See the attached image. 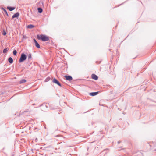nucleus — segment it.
<instances>
[{
	"label": "nucleus",
	"mask_w": 156,
	"mask_h": 156,
	"mask_svg": "<svg viewBox=\"0 0 156 156\" xmlns=\"http://www.w3.org/2000/svg\"><path fill=\"white\" fill-rule=\"evenodd\" d=\"M37 38L39 40H41L44 41H48L49 40V37L44 35H37Z\"/></svg>",
	"instance_id": "obj_1"
},
{
	"label": "nucleus",
	"mask_w": 156,
	"mask_h": 156,
	"mask_svg": "<svg viewBox=\"0 0 156 156\" xmlns=\"http://www.w3.org/2000/svg\"><path fill=\"white\" fill-rule=\"evenodd\" d=\"M26 58L27 56L24 53L22 54L19 60V62H23L26 59Z\"/></svg>",
	"instance_id": "obj_2"
},
{
	"label": "nucleus",
	"mask_w": 156,
	"mask_h": 156,
	"mask_svg": "<svg viewBox=\"0 0 156 156\" xmlns=\"http://www.w3.org/2000/svg\"><path fill=\"white\" fill-rule=\"evenodd\" d=\"M53 82L56 84H57L60 86H61V84L57 80V79L55 78H54L53 80Z\"/></svg>",
	"instance_id": "obj_3"
},
{
	"label": "nucleus",
	"mask_w": 156,
	"mask_h": 156,
	"mask_svg": "<svg viewBox=\"0 0 156 156\" xmlns=\"http://www.w3.org/2000/svg\"><path fill=\"white\" fill-rule=\"evenodd\" d=\"M91 77L92 79L95 80H97L98 79V76L94 74H93L91 75Z\"/></svg>",
	"instance_id": "obj_4"
},
{
	"label": "nucleus",
	"mask_w": 156,
	"mask_h": 156,
	"mask_svg": "<svg viewBox=\"0 0 156 156\" xmlns=\"http://www.w3.org/2000/svg\"><path fill=\"white\" fill-rule=\"evenodd\" d=\"M36 46L38 48H40V46L35 39H34Z\"/></svg>",
	"instance_id": "obj_5"
},
{
	"label": "nucleus",
	"mask_w": 156,
	"mask_h": 156,
	"mask_svg": "<svg viewBox=\"0 0 156 156\" xmlns=\"http://www.w3.org/2000/svg\"><path fill=\"white\" fill-rule=\"evenodd\" d=\"M65 77L67 80L69 81L72 80L73 79L72 77L70 76H65Z\"/></svg>",
	"instance_id": "obj_6"
},
{
	"label": "nucleus",
	"mask_w": 156,
	"mask_h": 156,
	"mask_svg": "<svg viewBox=\"0 0 156 156\" xmlns=\"http://www.w3.org/2000/svg\"><path fill=\"white\" fill-rule=\"evenodd\" d=\"M98 93H99L98 92H92V93H90V95L91 96H94L97 95Z\"/></svg>",
	"instance_id": "obj_7"
},
{
	"label": "nucleus",
	"mask_w": 156,
	"mask_h": 156,
	"mask_svg": "<svg viewBox=\"0 0 156 156\" xmlns=\"http://www.w3.org/2000/svg\"><path fill=\"white\" fill-rule=\"evenodd\" d=\"M34 26L33 25L30 24L28 25L27 26V28H28L31 29L34 28Z\"/></svg>",
	"instance_id": "obj_8"
},
{
	"label": "nucleus",
	"mask_w": 156,
	"mask_h": 156,
	"mask_svg": "<svg viewBox=\"0 0 156 156\" xmlns=\"http://www.w3.org/2000/svg\"><path fill=\"white\" fill-rule=\"evenodd\" d=\"M8 61L10 63H12L13 62L12 58L11 57L9 58L8 59Z\"/></svg>",
	"instance_id": "obj_9"
},
{
	"label": "nucleus",
	"mask_w": 156,
	"mask_h": 156,
	"mask_svg": "<svg viewBox=\"0 0 156 156\" xmlns=\"http://www.w3.org/2000/svg\"><path fill=\"white\" fill-rule=\"evenodd\" d=\"M7 9H9V11H12L14 10L15 9V8L14 7H7Z\"/></svg>",
	"instance_id": "obj_10"
},
{
	"label": "nucleus",
	"mask_w": 156,
	"mask_h": 156,
	"mask_svg": "<svg viewBox=\"0 0 156 156\" xmlns=\"http://www.w3.org/2000/svg\"><path fill=\"white\" fill-rule=\"evenodd\" d=\"M19 16V13H16L15 14L12 16V18H14L18 17Z\"/></svg>",
	"instance_id": "obj_11"
},
{
	"label": "nucleus",
	"mask_w": 156,
	"mask_h": 156,
	"mask_svg": "<svg viewBox=\"0 0 156 156\" xmlns=\"http://www.w3.org/2000/svg\"><path fill=\"white\" fill-rule=\"evenodd\" d=\"M37 9L39 13H41L42 12V9L40 8H38Z\"/></svg>",
	"instance_id": "obj_12"
},
{
	"label": "nucleus",
	"mask_w": 156,
	"mask_h": 156,
	"mask_svg": "<svg viewBox=\"0 0 156 156\" xmlns=\"http://www.w3.org/2000/svg\"><path fill=\"white\" fill-rule=\"evenodd\" d=\"M26 80L25 79L22 80L20 81V83H24L26 82Z\"/></svg>",
	"instance_id": "obj_13"
},
{
	"label": "nucleus",
	"mask_w": 156,
	"mask_h": 156,
	"mask_svg": "<svg viewBox=\"0 0 156 156\" xmlns=\"http://www.w3.org/2000/svg\"><path fill=\"white\" fill-rule=\"evenodd\" d=\"M8 50L7 48H6L4 49L3 51V53H6L7 51Z\"/></svg>",
	"instance_id": "obj_14"
},
{
	"label": "nucleus",
	"mask_w": 156,
	"mask_h": 156,
	"mask_svg": "<svg viewBox=\"0 0 156 156\" xmlns=\"http://www.w3.org/2000/svg\"><path fill=\"white\" fill-rule=\"evenodd\" d=\"M17 53V51L16 50H14L13 51V54L14 55H16Z\"/></svg>",
	"instance_id": "obj_15"
},
{
	"label": "nucleus",
	"mask_w": 156,
	"mask_h": 156,
	"mask_svg": "<svg viewBox=\"0 0 156 156\" xmlns=\"http://www.w3.org/2000/svg\"><path fill=\"white\" fill-rule=\"evenodd\" d=\"M2 34L4 35H5L6 34V33L5 30H3V32L2 33Z\"/></svg>",
	"instance_id": "obj_16"
},
{
	"label": "nucleus",
	"mask_w": 156,
	"mask_h": 156,
	"mask_svg": "<svg viewBox=\"0 0 156 156\" xmlns=\"http://www.w3.org/2000/svg\"><path fill=\"white\" fill-rule=\"evenodd\" d=\"M31 58V54H30L28 56V59H30Z\"/></svg>",
	"instance_id": "obj_17"
},
{
	"label": "nucleus",
	"mask_w": 156,
	"mask_h": 156,
	"mask_svg": "<svg viewBox=\"0 0 156 156\" xmlns=\"http://www.w3.org/2000/svg\"><path fill=\"white\" fill-rule=\"evenodd\" d=\"M154 151H156V149L154 150Z\"/></svg>",
	"instance_id": "obj_18"
}]
</instances>
